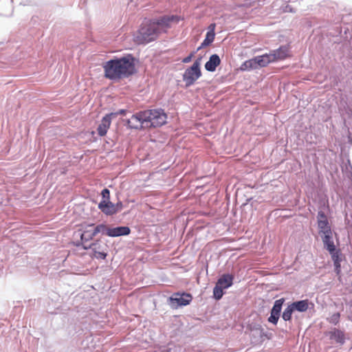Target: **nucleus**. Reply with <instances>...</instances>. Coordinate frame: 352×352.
Wrapping results in <instances>:
<instances>
[{
  "instance_id": "1",
  "label": "nucleus",
  "mask_w": 352,
  "mask_h": 352,
  "mask_svg": "<svg viewBox=\"0 0 352 352\" xmlns=\"http://www.w3.org/2000/svg\"><path fill=\"white\" fill-rule=\"evenodd\" d=\"M179 17L176 15H166L158 19L143 23L135 38L138 44L147 43L155 41L162 33L166 32L171 23H177Z\"/></svg>"
},
{
  "instance_id": "2",
  "label": "nucleus",
  "mask_w": 352,
  "mask_h": 352,
  "mask_svg": "<svg viewBox=\"0 0 352 352\" xmlns=\"http://www.w3.org/2000/svg\"><path fill=\"white\" fill-rule=\"evenodd\" d=\"M103 68L104 76L113 80L129 77L135 71L133 59L126 57L110 60L105 63Z\"/></svg>"
},
{
  "instance_id": "3",
  "label": "nucleus",
  "mask_w": 352,
  "mask_h": 352,
  "mask_svg": "<svg viewBox=\"0 0 352 352\" xmlns=\"http://www.w3.org/2000/svg\"><path fill=\"white\" fill-rule=\"evenodd\" d=\"M144 111L146 122H150L151 126L158 127L166 123L167 115L162 109H151Z\"/></svg>"
},
{
  "instance_id": "4",
  "label": "nucleus",
  "mask_w": 352,
  "mask_h": 352,
  "mask_svg": "<svg viewBox=\"0 0 352 352\" xmlns=\"http://www.w3.org/2000/svg\"><path fill=\"white\" fill-rule=\"evenodd\" d=\"M201 76L200 62L199 60H197L191 67L186 69L183 75V80L186 86H190L193 85Z\"/></svg>"
},
{
  "instance_id": "5",
  "label": "nucleus",
  "mask_w": 352,
  "mask_h": 352,
  "mask_svg": "<svg viewBox=\"0 0 352 352\" xmlns=\"http://www.w3.org/2000/svg\"><path fill=\"white\" fill-rule=\"evenodd\" d=\"M93 252V256L98 259H105L107 256L108 245L100 240L89 245Z\"/></svg>"
},
{
  "instance_id": "6",
  "label": "nucleus",
  "mask_w": 352,
  "mask_h": 352,
  "mask_svg": "<svg viewBox=\"0 0 352 352\" xmlns=\"http://www.w3.org/2000/svg\"><path fill=\"white\" fill-rule=\"evenodd\" d=\"M192 296L187 293H175L170 297V302L172 305L176 304L177 306H186L190 303Z\"/></svg>"
},
{
  "instance_id": "7",
  "label": "nucleus",
  "mask_w": 352,
  "mask_h": 352,
  "mask_svg": "<svg viewBox=\"0 0 352 352\" xmlns=\"http://www.w3.org/2000/svg\"><path fill=\"white\" fill-rule=\"evenodd\" d=\"M144 122H146L144 111H140L133 115L132 117L126 121L127 125L130 128L135 129L142 128Z\"/></svg>"
},
{
  "instance_id": "8",
  "label": "nucleus",
  "mask_w": 352,
  "mask_h": 352,
  "mask_svg": "<svg viewBox=\"0 0 352 352\" xmlns=\"http://www.w3.org/2000/svg\"><path fill=\"white\" fill-rule=\"evenodd\" d=\"M272 55V59L273 62L284 60L289 56V46H280L278 49L273 50L270 52Z\"/></svg>"
},
{
  "instance_id": "9",
  "label": "nucleus",
  "mask_w": 352,
  "mask_h": 352,
  "mask_svg": "<svg viewBox=\"0 0 352 352\" xmlns=\"http://www.w3.org/2000/svg\"><path fill=\"white\" fill-rule=\"evenodd\" d=\"M96 235V234L95 233V229L93 224L89 225L85 228L83 232L80 234V239L85 249L88 248V246H87L85 243L91 240Z\"/></svg>"
},
{
  "instance_id": "10",
  "label": "nucleus",
  "mask_w": 352,
  "mask_h": 352,
  "mask_svg": "<svg viewBox=\"0 0 352 352\" xmlns=\"http://www.w3.org/2000/svg\"><path fill=\"white\" fill-rule=\"evenodd\" d=\"M113 113L106 115L101 120V123L99 124L97 131L98 133L100 136H104L107 134L108 129L110 127L111 123V118Z\"/></svg>"
},
{
  "instance_id": "11",
  "label": "nucleus",
  "mask_w": 352,
  "mask_h": 352,
  "mask_svg": "<svg viewBox=\"0 0 352 352\" xmlns=\"http://www.w3.org/2000/svg\"><path fill=\"white\" fill-rule=\"evenodd\" d=\"M98 208L106 215H113L116 214L114 204L110 200H102L98 204Z\"/></svg>"
},
{
  "instance_id": "12",
  "label": "nucleus",
  "mask_w": 352,
  "mask_h": 352,
  "mask_svg": "<svg viewBox=\"0 0 352 352\" xmlns=\"http://www.w3.org/2000/svg\"><path fill=\"white\" fill-rule=\"evenodd\" d=\"M331 254V258L333 261V265H334V270L336 274L339 276V278L341 277V252L340 250L338 249L336 250H334L332 252H329Z\"/></svg>"
},
{
  "instance_id": "13",
  "label": "nucleus",
  "mask_w": 352,
  "mask_h": 352,
  "mask_svg": "<svg viewBox=\"0 0 352 352\" xmlns=\"http://www.w3.org/2000/svg\"><path fill=\"white\" fill-rule=\"evenodd\" d=\"M318 227L319 233L331 228L327 217L323 212H318Z\"/></svg>"
},
{
  "instance_id": "14",
  "label": "nucleus",
  "mask_w": 352,
  "mask_h": 352,
  "mask_svg": "<svg viewBox=\"0 0 352 352\" xmlns=\"http://www.w3.org/2000/svg\"><path fill=\"white\" fill-rule=\"evenodd\" d=\"M109 231L110 237H117L129 235L131 232V229L128 226L110 227Z\"/></svg>"
},
{
  "instance_id": "15",
  "label": "nucleus",
  "mask_w": 352,
  "mask_h": 352,
  "mask_svg": "<svg viewBox=\"0 0 352 352\" xmlns=\"http://www.w3.org/2000/svg\"><path fill=\"white\" fill-rule=\"evenodd\" d=\"M220 63L221 59L219 56L217 54H212L210 57L209 60L206 63L205 68L207 71L214 72Z\"/></svg>"
},
{
  "instance_id": "16",
  "label": "nucleus",
  "mask_w": 352,
  "mask_h": 352,
  "mask_svg": "<svg viewBox=\"0 0 352 352\" xmlns=\"http://www.w3.org/2000/svg\"><path fill=\"white\" fill-rule=\"evenodd\" d=\"M234 276L230 274H223L218 280L216 285L223 289H227L232 285Z\"/></svg>"
},
{
  "instance_id": "17",
  "label": "nucleus",
  "mask_w": 352,
  "mask_h": 352,
  "mask_svg": "<svg viewBox=\"0 0 352 352\" xmlns=\"http://www.w3.org/2000/svg\"><path fill=\"white\" fill-rule=\"evenodd\" d=\"M271 56L272 55L270 53L256 56L258 68L266 67L269 63H272L273 60Z\"/></svg>"
},
{
  "instance_id": "18",
  "label": "nucleus",
  "mask_w": 352,
  "mask_h": 352,
  "mask_svg": "<svg viewBox=\"0 0 352 352\" xmlns=\"http://www.w3.org/2000/svg\"><path fill=\"white\" fill-rule=\"evenodd\" d=\"M293 307L294 311H298L300 312L306 311L309 308V301L308 300H302L294 302L290 304Z\"/></svg>"
},
{
  "instance_id": "19",
  "label": "nucleus",
  "mask_w": 352,
  "mask_h": 352,
  "mask_svg": "<svg viewBox=\"0 0 352 352\" xmlns=\"http://www.w3.org/2000/svg\"><path fill=\"white\" fill-rule=\"evenodd\" d=\"M330 338L334 340L336 342L343 344L344 342V333L337 329H334L333 331L329 332Z\"/></svg>"
},
{
  "instance_id": "20",
  "label": "nucleus",
  "mask_w": 352,
  "mask_h": 352,
  "mask_svg": "<svg viewBox=\"0 0 352 352\" xmlns=\"http://www.w3.org/2000/svg\"><path fill=\"white\" fill-rule=\"evenodd\" d=\"M258 69L256 58L249 59L241 64L240 69L241 71H248Z\"/></svg>"
},
{
  "instance_id": "21",
  "label": "nucleus",
  "mask_w": 352,
  "mask_h": 352,
  "mask_svg": "<svg viewBox=\"0 0 352 352\" xmlns=\"http://www.w3.org/2000/svg\"><path fill=\"white\" fill-rule=\"evenodd\" d=\"M322 241L323 242V244H324V248L329 252H333L334 250H336V247L334 244V242H333V236H330V237H328V236H326V237H322Z\"/></svg>"
},
{
  "instance_id": "22",
  "label": "nucleus",
  "mask_w": 352,
  "mask_h": 352,
  "mask_svg": "<svg viewBox=\"0 0 352 352\" xmlns=\"http://www.w3.org/2000/svg\"><path fill=\"white\" fill-rule=\"evenodd\" d=\"M96 235L99 233L109 236L110 227L104 223H100L96 226H94Z\"/></svg>"
},
{
  "instance_id": "23",
  "label": "nucleus",
  "mask_w": 352,
  "mask_h": 352,
  "mask_svg": "<svg viewBox=\"0 0 352 352\" xmlns=\"http://www.w3.org/2000/svg\"><path fill=\"white\" fill-rule=\"evenodd\" d=\"M215 33L207 32L206 35V38L204 41L201 43L200 47H198L197 50H200L202 47H206L210 45L214 40Z\"/></svg>"
},
{
  "instance_id": "24",
  "label": "nucleus",
  "mask_w": 352,
  "mask_h": 352,
  "mask_svg": "<svg viewBox=\"0 0 352 352\" xmlns=\"http://www.w3.org/2000/svg\"><path fill=\"white\" fill-rule=\"evenodd\" d=\"M294 311L293 307L291 305H289L284 310L282 318L284 320L288 321L292 319V315L293 312Z\"/></svg>"
},
{
  "instance_id": "25",
  "label": "nucleus",
  "mask_w": 352,
  "mask_h": 352,
  "mask_svg": "<svg viewBox=\"0 0 352 352\" xmlns=\"http://www.w3.org/2000/svg\"><path fill=\"white\" fill-rule=\"evenodd\" d=\"M223 288L219 287L217 285H215L213 289L214 297L217 300H219L223 295Z\"/></svg>"
},
{
  "instance_id": "26",
  "label": "nucleus",
  "mask_w": 352,
  "mask_h": 352,
  "mask_svg": "<svg viewBox=\"0 0 352 352\" xmlns=\"http://www.w3.org/2000/svg\"><path fill=\"white\" fill-rule=\"evenodd\" d=\"M284 301H285L284 298H280V299L276 300L274 302V306L272 309L274 311H277L279 314H280L282 306L284 303Z\"/></svg>"
},
{
  "instance_id": "27",
  "label": "nucleus",
  "mask_w": 352,
  "mask_h": 352,
  "mask_svg": "<svg viewBox=\"0 0 352 352\" xmlns=\"http://www.w3.org/2000/svg\"><path fill=\"white\" fill-rule=\"evenodd\" d=\"M340 317V314L339 313L333 314L329 318V321L330 323L337 324L339 322Z\"/></svg>"
},
{
  "instance_id": "28",
  "label": "nucleus",
  "mask_w": 352,
  "mask_h": 352,
  "mask_svg": "<svg viewBox=\"0 0 352 352\" xmlns=\"http://www.w3.org/2000/svg\"><path fill=\"white\" fill-rule=\"evenodd\" d=\"M101 195L102 196V200H110V191L107 188L102 190Z\"/></svg>"
},
{
  "instance_id": "29",
  "label": "nucleus",
  "mask_w": 352,
  "mask_h": 352,
  "mask_svg": "<svg viewBox=\"0 0 352 352\" xmlns=\"http://www.w3.org/2000/svg\"><path fill=\"white\" fill-rule=\"evenodd\" d=\"M319 234L320 235L321 238L326 236L330 237L333 236V231L331 228H330L327 230H324L323 232L319 233Z\"/></svg>"
},
{
  "instance_id": "30",
  "label": "nucleus",
  "mask_w": 352,
  "mask_h": 352,
  "mask_svg": "<svg viewBox=\"0 0 352 352\" xmlns=\"http://www.w3.org/2000/svg\"><path fill=\"white\" fill-rule=\"evenodd\" d=\"M195 52H191L188 56L185 57L182 62L184 63H188L191 61L192 58L194 56Z\"/></svg>"
},
{
  "instance_id": "31",
  "label": "nucleus",
  "mask_w": 352,
  "mask_h": 352,
  "mask_svg": "<svg viewBox=\"0 0 352 352\" xmlns=\"http://www.w3.org/2000/svg\"><path fill=\"white\" fill-rule=\"evenodd\" d=\"M279 318L274 316H271L268 318V321L272 324H276Z\"/></svg>"
},
{
  "instance_id": "32",
  "label": "nucleus",
  "mask_w": 352,
  "mask_h": 352,
  "mask_svg": "<svg viewBox=\"0 0 352 352\" xmlns=\"http://www.w3.org/2000/svg\"><path fill=\"white\" fill-rule=\"evenodd\" d=\"M114 206L117 213L122 209L123 205L122 203L120 201L118 202L116 204H114Z\"/></svg>"
},
{
  "instance_id": "33",
  "label": "nucleus",
  "mask_w": 352,
  "mask_h": 352,
  "mask_svg": "<svg viewBox=\"0 0 352 352\" xmlns=\"http://www.w3.org/2000/svg\"><path fill=\"white\" fill-rule=\"evenodd\" d=\"M126 113V110H125V109H120L118 112L112 113H113V116L116 117V116H117L118 115H125Z\"/></svg>"
},
{
  "instance_id": "34",
  "label": "nucleus",
  "mask_w": 352,
  "mask_h": 352,
  "mask_svg": "<svg viewBox=\"0 0 352 352\" xmlns=\"http://www.w3.org/2000/svg\"><path fill=\"white\" fill-rule=\"evenodd\" d=\"M215 27H216V24L215 23H211L209 26H208V32H211V33H214V30H215Z\"/></svg>"
},
{
  "instance_id": "35",
  "label": "nucleus",
  "mask_w": 352,
  "mask_h": 352,
  "mask_svg": "<svg viewBox=\"0 0 352 352\" xmlns=\"http://www.w3.org/2000/svg\"><path fill=\"white\" fill-rule=\"evenodd\" d=\"M270 315L271 316H276L278 318L280 317V314L278 312H277V311H273L272 309L271 310V314Z\"/></svg>"
}]
</instances>
